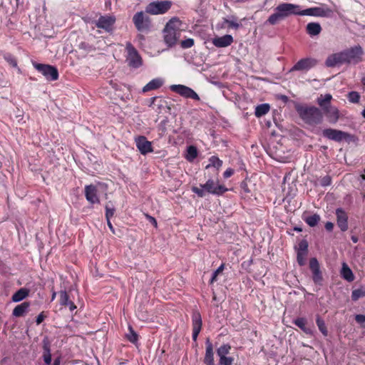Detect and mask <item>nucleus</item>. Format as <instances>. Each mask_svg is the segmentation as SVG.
Returning a JSON list of instances; mask_svg holds the SVG:
<instances>
[{
    "label": "nucleus",
    "instance_id": "1",
    "mask_svg": "<svg viewBox=\"0 0 365 365\" xmlns=\"http://www.w3.org/2000/svg\"><path fill=\"white\" fill-rule=\"evenodd\" d=\"M182 21L177 17H173L165 24L163 30V40L169 48L175 46L180 37Z\"/></svg>",
    "mask_w": 365,
    "mask_h": 365
},
{
    "label": "nucleus",
    "instance_id": "2",
    "mask_svg": "<svg viewBox=\"0 0 365 365\" xmlns=\"http://www.w3.org/2000/svg\"><path fill=\"white\" fill-rule=\"evenodd\" d=\"M192 191L199 197H204L206 192L213 195L221 196L228 191V189L223 184H220L219 180L209 179L205 184H200V187L193 186Z\"/></svg>",
    "mask_w": 365,
    "mask_h": 365
},
{
    "label": "nucleus",
    "instance_id": "3",
    "mask_svg": "<svg viewBox=\"0 0 365 365\" xmlns=\"http://www.w3.org/2000/svg\"><path fill=\"white\" fill-rule=\"evenodd\" d=\"M275 12L269 16L267 21L274 25L279 20L292 14H297V5L288 3L279 4L275 8Z\"/></svg>",
    "mask_w": 365,
    "mask_h": 365
},
{
    "label": "nucleus",
    "instance_id": "4",
    "mask_svg": "<svg viewBox=\"0 0 365 365\" xmlns=\"http://www.w3.org/2000/svg\"><path fill=\"white\" fill-rule=\"evenodd\" d=\"M298 113L302 119L310 125L319 124L323 119L322 112L316 107L300 108L298 106Z\"/></svg>",
    "mask_w": 365,
    "mask_h": 365
},
{
    "label": "nucleus",
    "instance_id": "5",
    "mask_svg": "<svg viewBox=\"0 0 365 365\" xmlns=\"http://www.w3.org/2000/svg\"><path fill=\"white\" fill-rule=\"evenodd\" d=\"M133 23L139 33L148 34L153 27L151 19L144 11L136 12L132 19Z\"/></svg>",
    "mask_w": 365,
    "mask_h": 365
},
{
    "label": "nucleus",
    "instance_id": "6",
    "mask_svg": "<svg viewBox=\"0 0 365 365\" xmlns=\"http://www.w3.org/2000/svg\"><path fill=\"white\" fill-rule=\"evenodd\" d=\"M173 3L168 0L153 1L145 8V12L150 15H160L167 13L172 7Z\"/></svg>",
    "mask_w": 365,
    "mask_h": 365
},
{
    "label": "nucleus",
    "instance_id": "7",
    "mask_svg": "<svg viewBox=\"0 0 365 365\" xmlns=\"http://www.w3.org/2000/svg\"><path fill=\"white\" fill-rule=\"evenodd\" d=\"M125 51L127 52L125 57L128 65L133 68H140L143 65V58L130 41H127L125 43Z\"/></svg>",
    "mask_w": 365,
    "mask_h": 365
},
{
    "label": "nucleus",
    "instance_id": "8",
    "mask_svg": "<svg viewBox=\"0 0 365 365\" xmlns=\"http://www.w3.org/2000/svg\"><path fill=\"white\" fill-rule=\"evenodd\" d=\"M333 11L327 5L298 11V15L300 16H312L324 18H330L333 16Z\"/></svg>",
    "mask_w": 365,
    "mask_h": 365
},
{
    "label": "nucleus",
    "instance_id": "9",
    "mask_svg": "<svg viewBox=\"0 0 365 365\" xmlns=\"http://www.w3.org/2000/svg\"><path fill=\"white\" fill-rule=\"evenodd\" d=\"M33 66L38 72L44 76L46 80L53 81L58 79L59 73L55 66L38 63H34Z\"/></svg>",
    "mask_w": 365,
    "mask_h": 365
},
{
    "label": "nucleus",
    "instance_id": "10",
    "mask_svg": "<svg viewBox=\"0 0 365 365\" xmlns=\"http://www.w3.org/2000/svg\"><path fill=\"white\" fill-rule=\"evenodd\" d=\"M344 52L348 64H356L362 61L364 51L360 46H355L344 50Z\"/></svg>",
    "mask_w": 365,
    "mask_h": 365
},
{
    "label": "nucleus",
    "instance_id": "11",
    "mask_svg": "<svg viewBox=\"0 0 365 365\" xmlns=\"http://www.w3.org/2000/svg\"><path fill=\"white\" fill-rule=\"evenodd\" d=\"M170 89L172 91L175 92L182 97L186 98H191L196 101H200V98L197 93L191 88L184 85H173L171 86Z\"/></svg>",
    "mask_w": 365,
    "mask_h": 365
},
{
    "label": "nucleus",
    "instance_id": "12",
    "mask_svg": "<svg viewBox=\"0 0 365 365\" xmlns=\"http://www.w3.org/2000/svg\"><path fill=\"white\" fill-rule=\"evenodd\" d=\"M115 21L116 19L113 15L101 16L95 22V25L98 29H102L107 32H110L113 30Z\"/></svg>",
    "mask_w": 365,
    "mask_h": 365
},
{
    "label": "nucleus",
    "instance_id": "13",
    "mask_svg": "<svg viewBox=\"0 0 365 365\" xmlns=\"http://www.w3.org/2000/svg\"><path fill=\"white\" fill-rule=\"evenodd\" d=\"M322 135L324 137L336 142H341L343 140H347L350 138V135L349 133L332 128L323 130Z\"/></svg>",
    "mask_w": 365,
    "mask_h": 365
},
{
    "label": "nucleus",
    "instance_id": "14",
    "mask_svg": "<svg viewBox=\"0 0 365 365\" xmlns=\"http://www.w3.org/2000/svg\"><path fill=\"white\" fill-rule=\"evenodd\" d=\"M309 269L312 274V279L317 284L321 285L323 282L322 273L320 270V265L317 258L312 257L309 260Z\"/></svg>",
    "mask_w": 365,
    "mask_h": 365
},
{
    "label": "nucleus",
    "instance_id": "15",
    "mask_svg": "<svg viewBox=\"0 0 365 365\" xmlns=\"http://www.w3.org/2000/svg\"><path fill=\"white\" fill-rule=\"evenodd\" d=\"M192 339L196 341L202 329V322L201 314L197 310H194L192 314Z\"/></svg>",
    "mask_w": 365,
    "mask_h": 365
},
{
    "label": "nucleus",
    "instance_id": "16",
    "mask_svg": "<svg viewBox=\"0 0 365 365\" xmlns=\"http://www.w3.org/2000/svg\"><path fill=\"white\" fill-rule=\"evenodd\" d=\"M135 143L137 148L142 155L153 152L151 142L148 141L143 135L138 136L135 139Z\"/></svg>",
    "mask_w": 365,
    "mask_h": 365
},
{
    "label": "nucleus",
    "instance_id": "17",
    "mask_svg": "<svg viewBox=\"0 0 365 365\" xmlns=\"http://www.w3.org/2000/svg\"><path fill=\"white\" fill-rule=\"evenodd\" d=\"M85 197L91 204L100 203V199L98 196V188L95 185H86L84 188Z\"/></svg>",
    "mask_w": 365,
    "mask_h": 365
},
{
    "label": "nucleus",
    "instance_id": "18",
    "mask_svg": "<svg viewBox=\"0 0 365 365\" xmlns=\"http://www.w3.org/2000/svg\"><path fill=\"white\" fill-rule=\"evenodd\" d=\"M344 51L330 55L326 60V65L328 67H334L337 65L347 63Z\"/></svg>",
    "mask_w": 365,
    "mask_h": 365
},
{
    "label": "nucleus",
    "instance_id": "19",
    "mask_svg": "<svg viewBox=\"0 0 365 365\" xmlns=\"http://www.w3.org/2000/svg\"><path fill=\"white\" fill-rule=\"evenodd\" d=\"M337 225L342 232L348 230V216L346 213L341 208L336 210Z\"/></svg>",
    "mask_w": 365,
    "mask_h": 365
},
{
    "label": "nucleus",
    "instance_id": "20",
    "mask_svg": "<svg viewBox=\"0 0 365 365\" xmlns=\"http://www.w3.org/2000/svg\"><path fill=\"white\" fill-rule=\"evenodd\" d=\"M233 41V37L231 35L226 34L220 37L214 38L212 43L217 48H225L230 46Z\"/></svg>",
    "mask_w": 365,
    "mask_h": 365
},
{
    "label": "nucleus",
    "instance_id": "21",
    "mask_svg": "<svg viewBox=\"0 0 365 365\" xmlns=\"http://www.w3.org/2000/svg\"><path fill=\"white\" fill-rule=\"evenodd\" d=\"M205 355L204 358V363L206 365H215L214 363V351L213 345L210 339L207 338L205 341Z\"/></svg>",
    "mask_w": 365,
    "mask_h": 365
},
{
    "label": "nucleus",
    "instance_id": "22",
    "mask_svg": "<svg viewBox=\"0 0 365 365\" xmlns=\"http://www.w3.org/2000/svg\"><path fill=\"white\" fill-rule=\"evenodd\" d=\"M324 112L330 123L335 124L338 121L339 118V111L336 107L331 106L324 110Z\"/></svg>",
    "mask_w": 365,
    "mask_h": 365
},
{
    "label": "nucleus",
    "instance_id": "23",
    "mask_svg": "<svg viewBox=\"0 0 365 365\" xmlns=\"http://www.w3.org/2000/svg\"><path fill=\"white\" fill-rule=\"evenodd\" d=\"M163 85V81L161 78H157L151 80L143 88V92L146 93L150 91L157 90Z\"/></svg>",
    "mask_w": 365,
    "mask_h": 365
},
{
    "label": "nucleus",
    "instance_id": "24",
    "mask_svg": "<svg viewBox=\"0 0 365 365\" xmlns=\"http://www.w3.org/2000/svg\"><path fill=\"white\" fill-rule=\"evenodd\" d=\"M29 307H30V302H24L17 305L13 309L12 314L16 317H21L24 316L27 312Z\"/></svg>",
    "mask_w": 365,
    "mask_h": 365
},
{
    "label": "nucleus",
    "instance_id": "25",
    "mask_svg": "<svg viewBox=\"0 0 365 365\" xmlns=\"http://www.w3.org/2000/svg\"><path fill=\"white\" fill-rule=\"evenodd\" d=\"M29 292L27 288H21L12 295L11 299L14 302H21L29 296Z\"/></svg>",
    "mask_w": 365,
    "mask_h": 365
},
{
    "label": "nucleus",
    "instance_id": "26",
    "mask_svg": "<svg viewBox=\"0 0 365 365\" xmlns=\"http://www.w3.org/2000/svg\"><path fill=\"white\" fill-rule=\"evenodd\" d=\"M306 31L312 36L319 35L322 31V26L319 23L312 22L307 25Z\"/></svg>",
    "mask_w": 365,
    "mask_h": 365
},
{
    "label": "nucleus",
    "instance_id": "27",
    "mask_svg": "<svg viewBox=\"0 0 365 365\" xmlns=\"http://www.w3.org/2000/svg\"><path fill=\"white\" fill-rule=\"evenodd\" d=\"M316 60L313 58H303L298 61V70H308L316 65Z\"/></svg>",
    "mask_w": 365,
    "mask_h": 365
},
{
    "label": "nucleus",
    "instance_id": "28",
    "mask_svg": "<svg viewBox=\"0 0 365 365\" xmlns=\"http://www.w3.org/2000/svg\"><path fill=\"white\" fill-rule=\"evenodd\" d=\"M332 99V96L329 93H327L325 95H321L317 98V103L319 106L322 108V110H325L327 108L331 106L330 102Z\"/></svg>",
    "mask_w": 365,
    "mask_h": 365
},
{
    "label": "nucleus",
    "instance_id": "29",
    "mask_svg": "<svg viewBox=\"0 0 365 365\" xmlns=\"http://www.w3.org/2000/svg\"><path fill=\"white\" fill-rule=\"evenodd\" d=\"M270 110L269 103H262L256 106L255 115L257 118H261L266 115Z\"/></svg>",
    "mask_w": 365,
    "mask_h": 365
},
{
    "label": "nucleus",
    "instance_id": "30",
    "mask_svg": "<svg viewBox=\"0 0 365 365\" xmlns=\"http://www.w3.org/2000/svg\"><path fill=\"white\" fill-rule=\"evenodd\" d=\"M341 274L343 277V278L347 280L348 282H352L354 279V276L351 269L346 263H343L342 264Z\"/></svg>",
    "mask_w": 365,
    "mask_h": 365
},
{
    "label": "nucleus",
    "instance_id": "31",
    "mask_svg": "<svg viewBox=\"0 0 365 365\" xmlns=\"http://www.w3.org/2000/svg\"><path fill=\"white\" fill-rule=\"evenodd\" d=\"M302 217L310 227L316 226L320 220V217L317 214L309 216L303 215Z\"/></svg>",
    "mask_w": 365,
    "mask_h": 365
},
{
    "label": "nucleus",
    "instance_id": "32",
    "mask_svg": "<svg viewBox=\"0 0 365 365\" xmlns=\"http://www.w3.org/2000/svg\"><path fill=\"white\" fill-rule=\"evenodd\" d=\"M197 148L194 145H190L187 148L185 158L189 162H192L197 157Z\"/></svg>",
    "mask_w": 365,
    "mask_h": 365
},
{
    "label": "nucleus",
    "instance_id": "33",
    "mask_svg": "<svg viewBox=\"0 0 365 365\" xmlns=\"http://www.w3.org/2000/svg\"><path fill=\"white\" fill-rule=\"evenodd\" d=\"M43 361L46 365H50L51 363V354L50 346L48 344H45L43 346Z\"/></svg>",
    "mask_w": 365,
    "mask_h": 365
},
{
    "label": "nucleus",
    "instance_id": "34",
    "mask_svg": "<svg viewBox=\"0 0 365 365\" xmlns=\"http://www.w3.org/2000/svg\"><path fill=\"white\" fill-rule=\"evenodd\" d=\"M210 164L206 166V168H209L210 166L216 168L218 170L222 165V160H221L217 156L212 155L209 158Z\"/></svg>",
    "mask_w": 365,
    "mask_h": 365
},
{
    "label": "nucleus",
    "instance_id": "35",
    "mask_svg": "<svg viewBox=\"0 0 365 365\" xmlns=\"http://www.w3.org/2000/svg\"><path fill=\"white\" fill-rule=\"evenodd\" d=\"M129 332L126 334L127 339L133 343L136 344L138 341V334L134 331L131 326L128 327Z\"/></svg>",
    "mask_w": 365,
    "mask_h": 365
},
{
    "label": "nucleus",
    "instance_id": "36",
    "mask_svg": "<svg viewBox=\"0 0 365 365\" xmlns=\"http://www.w3.org/2000/svg\"><path fill=\"white\" fill-rule=\"evenodd\" d=\"M231 346L228 344H222L217 349V354L219 357L227 356L230 353Z\"/></svg>",
    "mask_w": 365,
    "mask_h": 365
},
{
    "label": "nucleus",
    "instance_id": "37",
    "mask_svg": "<svg viewBox=\"0 0 365 365\" xmlns=\"http://www.w3.org/2000/svg\"><path fill=\"white\" fill-rule=\"evenodd\" d=\"M4 60L12 67H17V61L16 58L9 53H7L4 55Z\"/></svg>",
    "mask_w": 365,
    "mask_h": 365
},
{
    "label": "nucleus",
    "instance_id": "38",
    "mask_svg": "<svg viewBox=\"0 0 365 365\" xmlns=\"http://www.w3.org/2000/svg\"><path fill=\"white\" fill-rule=\"evenodd\" d=\"M316 322L319 329L323 334V335L327 336L328 332L324 320L317 316Z\"/></svg>",
    "mask_w": 365,
    "mask_h": 365
},
{
    "label": "nucleus",
    "instance_id": "39",
    "mask_svg": "<svg viewBox=\"0 0 365 365\" xmlns=\"http://www.w3.org/2000/svg\"><path fill=\"white\" fill-rule=\"evenodd\" d=\"M306 322L303 318H298V327L301 328L306 334H312V329L311 327H307L305 326Z\"/></svg>",
    "mask_w": 365,
    "mask_h": 365
},
{
    "label": "nucleus",
    "instance_id": "40",
    "mask_svg": "<svg viewBox=\"0 0 365 365\" xmlns=\"http://www.w3.org/2000/svg\"><path fill=\"white\" fill-rule=\"evenodd\" d=\"M60 304L62 306L66 307L69 300V296L68 293L66 291H61L60 292V299H59Z\"/></svg>",
    "mask_w": 365,
    "mask_h": 365
},
{
    "label": "nucleus",
    "instance_id": "41",
    "mask_svg": "<svg viewBox=\"0 0 365 365\" xmlns=\"http://www.w3.org/2000/svg\"><path fill=\"white\" fill-rule=\"evenodd\" d=\"M365 296V292L362 289H355L352 292L351 294V299L354 301L358 300L359 298L363 297Z\"/></svg>",
    "mask_w": 365,
    "mask_h": 365
},
{
    "label": "nucleus",
    "instance_id": "42",
    "mask_svg": "<svg viewBox=\"0 0 365 365\" xmlns=\"http://www.w3.org/2000/svg\"><path fill=\"white\" fill-rule=\"evenodd\" d=\"M225 264H222L212 274V276L210 279V284L214 283L215 281H217V276L222 273L224 270Z\"/></svg>",
    "mask_w": 365,
    "mask_h": 365
},
{
    "label": "nucleus",
    "instance_id": "43",
    "mask_svg": "<svg viewBox=\"0 0 365 365\" xmlns=\"http://www.w3.org/2000/svg\"><path fill=\"white\" fill-rule=\"evenodd\" d=\"M360 98L359 93L356 91L349 92L348 94V99L350 102L356 103H358Z\"/></svg>",
    "mask_w": 365,
    "mask_h": 365
},
{
    "label": "nucleus",
    "instance_id": "44",
    "mask_svg": "<svg viewBox=\"0 0 365 365\" xmlns=\"http://www.w3.org/2000/svg\"><path fill=\"white\" fill-rule=\"evenodd\" d=\"M180 44L182 48H190L194 45V39L187 38L185 40L181 41Z\"/></svg>",
    "mask_w": 365,
    "mask_h": 365
},
{
    "label": "nucleus",
    "instance_id": "45",
    "mask_svg": "<svg viewBox=\"0 0 365 365\" xmlns=\"http://www.w3.org/2000/svg\"><path fill=\"white\" fill-rule=\"evenodd\" d=\"M234 361V358L222 356L220 357L219 364L220 365H232Z\"/></svg>",
    "mask_w": 365,
    "mask_h": 365
},
{
    "label": "nucleus",
    "instance_id": "46",
    "mask_svg": "<svg viewBox=\"0 0 365 365\" xmlns=\"http://www.w3.org/2000/svg\"><path fill=\"white\" fill-rule=\"evenodd\" d=\"M115 208L113 207H110L108 205H106V220H110V218L114 215Z\"/></svg>",
    "mask_w": 365,
    "mask_h": 365
},
{
    "label": "nucleus",
    "instance_id": "47",
    "mask_svg": "<svg viewBox=\"0 0 365 365\" xmlns=\"http://www.w3.org/2000/svg\"><path fill=\"white\" fill-rule=\"evenodd\" d=\"M308 250V242L306 240H302L298 246V252L299 251L304 252L305 254L307 252Z\"/></svg>",
    "mask_w": 365,
    "mask_h": 365
},
{
    "label": "nucleus",
    "instance_id": "48",
    "mask_svg": "<svg viewBox=\"0 0 365 365\" xmlns=\"http://www.w3.org/2000/svg\"><path fill=\"white\" fill-rule=\"evenodd\" d=\"M331 177L329 176V175H326L324 177H323L321 180H320V184L322 186H328L331 184Z\"/></svg>",
    "mask_w": 365,
    "mask_h": 365
},
{
    "label": "nucleus",
    "instance_id": "49",
    "mask_svg": "<svg viewBox=\"0 0 365 365\" xmlns=\"http://www.w3.org/2000/svg\"><path fill=\"white\" fill-rule=\"evenodd\" d=\"M225 23L227 24L229 28L237 29L240 24L232 20H225Z\"/></svg>",
    "mask_w": 365,
    "mask_h": 365
},
{
    "label": "nucleus",
    "instance_id": "50",
    "mask_svg": "<svg viewBox=\"0 0 365 365\" xmlns=\"http://www.w3.org/2000/svg\"><path fill=\"white\" fill-rule=\"evenodd\" d=\"M145 217L155 228L158 227V222L155 217L148 214H145Z\"/></svg>",
    "mask_w": 365,
    "mask_h": 365
},
{
    "label": "nucleus",
    "instance_id": "51",
    "mask_svg": "<svg viewBox=\"0 0 365 365\" xmlns=\"http://www.w3.org/2000/svg\"><path fill=\"white\" fill-rule=\"evenodd\" d=\"M46 316L44 314V312H41L36 317V322L37 324H40L43 322V321L45 319Z\"/></svg>",
    "mask_w": 365,
    "mask_h": 365
},
{
    "label": "nucleus",
    "instance_id": "52",
    "mask_svg": "<svg viewBox=\"0 0 365 365\" xmlns=\"http://www.w3.org/2000/svg\"><path fill=\"white\" fill-rule=\"evenodd\" d=\"M234 174V170L232 168H227L223 173L225 178H228Z\"/></svg>",
    "mask_w": 365,
    "mask_h": 365
},
{
    "label": "nucleus",
    "instance_id": "53",
    "mask_svg": "<svg viewBox=\"0 0 365 365\" xmlns=\"http://www.w3.org/2000/svg\"><path fill=\"white\" fill-rule=\"evenodd\" d=\"M355 319L356 322L359 324H362L365 322V315L364 314H357L355 317Z\"/></svg>",
    "mask_w": 365,
    "mask_h": 365
},
{
    "label": "nucleus",
    "instance_id": "54",
    "mask_svg": "<svg viewBox=\"0 0 365 365\" xmlns=\"http://www.w3.org/2000/svg\"><path fill=\"white\" fill-rule=\"evenodd\" d=\"M240 187L247 193L250 192V190L248 187V185L245 181H242L240 184Z\"/></svg>",
    "mask_w": 365,
    "mask_h": 365
},
{
    "label": "nucleus",
    "instance_id": "55",
    "mask_svg": "<svg viewBox=\"0 0 365 365\" xmlns=\"http://www.w3.org/2000/svg\"><path fill=\"white\" fill-rule=\"evenodd\" d=\"M305 264V259L302 256V254L298 252V264L299 265H304Z\"/></svg>",
    "mask_w": 365,
    "mask_h": 365
},
{
    "label": "nucleus",
    "instance_id": "56",
    "mask_svg": "<svg viewBox=\"0 0 365 365\" xmlns=\"http://www.w3.org/2000/svg\"><path fill=\"white\" fill-rule=\"evenodd\" d=\"M334 228V224L331 222H327L326 224H325V229L327 230V231H332Z\"/></svg>",
    "mask_w": 365,
    "mask_h": 365
},
{
    "label": "nucleus",
    "instance_id": "57",
    "mask_svg": "<svg viewBox=\"0 0 365 365\" xmlns=\"http://www.w3.org/2000/svg\"><path fill=\"white\" fill-rule=\"evenodd\" d=\"M67 306L69 307V309H70V311H71V312H73L74 309H76V305H75V304H74L73 302H71V301H70V302H68V304H67Z\"/></svg>",
    "mask_w": 365,
    "mask_h": 365
},
{
    "label": "nucleus",
    "instance_id": "58",
    "mask_svg": "<svg viewBox=\"0 0 365 365\" xmlns=\"http://www.w3.org/2000/svg\"><path fill=\"white\" fill-rule=\"evenodd\" d=\"M108 227H109L110 230L112 232V233L115 234V229L110 222V220H106Z\"/></svg>",
    "mask_w": 365,
    "mask_h": 365
},
{
    "label": "nucleus",
    "instance_id": "59",
    "mask_svg": "<svg viewBox=\"0 0 365 365\" xmlns=\"http://www.w3.org/2000/svg\"><path fill=\"white\" fill-rule=\"evenodd\" d=\"M144 33H140L137 35V38L138 41H145V36L143 35Z\"/></svg>",
    "mask_w": 365,
    "mask_h": 365
},
{
    "label": "nucleus",
    "instance_id": "60",
    "mask_svg": "<svg viewBox=\"0 0 365 365\" xmlns=\"http://www.w3.org/2000/svg\"><path fill=\"white\" fill-rule=\"evenodd\" d=\"M61 364V356H58L54 359L52 365H60Z\"/></svg>",
    "mask_w": 365,
    "mask_h": 365
},
{
    "label": "nucleus",
    "instance_id": "61",
    "mask_svg": "<svg viewBox=\"0 0 365 365\" xmlns=\"http://www.w3.org/2000/svg\"><path fill=\"white\" fill-rule=\"evenodd\" d=\"M279 99H281L284 103H287L288 101V97L284 95H281L279 97Z\"/></svg>",
    "mask_w": 365,
    "mask_h": 365
},
{
    "label": "nucleus",
    "instance_id": "62",
    "mask_svg": "<svg viewBox=\"0 0 365 365\" xmlns=\"http://www.w3.org/2000/svg\"><path fill=\"white\" fill-rule=\"evenodd\" d=\"M351 240L353 241V242L356 243L358 242V237L356 236H352Z\"/></svg>",
    "mask_w": 365,
    "mask_h": 365
},
{
    "label": "nucleus",
    "instance_id": "63",
    "mask_svg": "<svg viewBox=\"0 0 365 365\" xmlns=\"http://www.w3.org/2000/svg\"><path fill=\"white\" fill-rule=\"evenodd\" d=\"M294 231H297V227L296 226L294 227L293 230H291V232H288V233L292 235H294V232H294Z\"/></svg>",
    "mask_w": 365,
    "mask_h": 365
},
{
    "label": "nucleus",
    "instance_id": "64",
    "mask_svg": "<svg viewBox=\"0 0 365 365\" xmlns=\"http://www.w3.org/2000/svg\"><path fill=\"white\" fill-rule=\"evenodd\" d=\"M360 178L361 180L364 181L365 180V175L364 174L361 175Z\"/></svg>",
    "mask_w": 365,
    "mask_h": 365
}]
</instances>
